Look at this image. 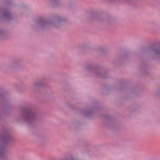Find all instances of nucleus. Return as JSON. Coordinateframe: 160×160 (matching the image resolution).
<instances>
[{
	"label": "nucleus",
	"mask_w": 160,
	"mask_h": 160,
	"mask_svg": "<svg viewBox=\"0 0 160 160\" xmlns=\"http://www.w3.org/2000/svg\"><path fill=\"white\" fill-rule=\"evenodd\" d=\"M154 52L156 54L160 55V49H155Z\"/></svg>",
	"instance_id": "1"
},
{
	"label": "nucleus",
	"mask_w": 160,
	"mask_h": 160,
	"mask_svg": "<svg viewBox=\"0 0 160 160\" xmlns=\"http://www.w3.org/2000/svg\"><path fill=\"white\" fill-rule=\"evenodd\" d=\"M110 127H111L112 128V127H111V126H110Z\"/></svg>",
	"instance_id": "2"
},
{
	"label": "nucleus",
	"mask_w": 160,
	"mask_h": 160,
	"mask_svg": "<svg viewBox=\"0 0 160 160\" xmlns=\"http://www.w3.org/2000/svg\"><path fill=\"white\" fill-rule=\"evenodd\" d=\"M110 127H111L112 128V127H111V126H110Z\"/></svg>",
	"instance_id": "3"
}]
</instances>
